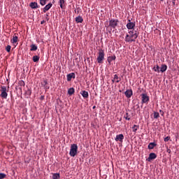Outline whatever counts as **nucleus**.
Returning <instances> with one entry per match:
<instances>
[{"mask_svg": "<svg viewBox=\"0 0 179 179\" xmlns=\"http://www.w3.org/2000/svg\"><path fill=\"white\" fill-rule=\"evenodd\" d=\"M138 36L139 32L135 30H130L129 34H126L124 41H126V43H134L138 38Z\"/></svg>", "mask_w": 179, "mask_h": 179, "instance_id": "1", "label": "nucleus"}, {"mask_svg": "<svg viewBox=\"0 0 179 179\" xmlns=\"http://www.w3.org/2000/svg\"><path fill=\"white\" fill-rule=\"evenodd\" d=\"M0 92V97H1V99H8V92H9V87H6V86H1Z\"/></svg>", "mask_w": 179, "mask_h": 179, "instance_id": "2", "label": "nucleus"}, {"mask_svg": "<svg viewBox=\"0 0 179 179\" xmlns=\"http://www.w3.org/2000/svg\"><path fill=\"white\" fill-rule=\"evenodd\" d=\"M69 155L71 156V157H75V156L78 155V145L72 144L71 145Z\"/></svg>", "mask_w": 179, "mask_h": 179, "instance_id": "3", "label": "nucleus"}, {"mask_svg": "<svg viewBox=\"0 0 179 179\" xmlns=\"http://www.w3.org/2000/svg\"><path fill=\"white\" fill-rule=\"evenodd\" d=\"M96 61L98 64H103V61H104V50L101 49L99 50Z\"/></svg>", "mask_w": 179, "mask_h": 179, "instance_id": "4", "label": "nucleus"}, {"mask_svg": "<svg viewBox=\"0 0 179 179\" xmlns=\"http://www.w3.org/2000/svg\"><path fill=\"white\" fill-rule=\"evenodd\" d=\"M141 96L142 104H146L149 103L150 98L149 96H148V94H141Z\"/></svg>", "mask_w": 179, "mask_h": 179, "instance_id": "5", "label": "nucleus"}, {"mask_svg": "<svg viewBox=\"0 0 179 179\" xmlns=\"http://www.w3.org/2000/svg\"><path fill=\"white\" fill-rule=\"evenodd\" d=\"M118 20H110L109 21V27H112V29H115L117 26H118Z\"/></svg>", "mask_w": 179, "mask_h": 179, "instance_id": "6", "label": "nucleus"}, {"mask_svg": "<svg viewBox=\"0 0 179 179\" xmlns=\"http://www.w3.org/2000/svg\"><path fill=\"white\" fill-rule=\"evenodd\" d=\"M129 23L127 24V28L128 30H135V22H131V20H129Z\"/></svg>", "mask_w": 179, "mask_h": 179, "instance_id": "7", "label": "nucleus"}, {"mask_svg": "<svg viewBox=\"0 0 179 179\" xmlns=\"http://www.w3.org/2000/svg\"><path fill=\"white\" fill-rule=\"evenodd\" d=\"M115 141L116 142H122L124 141V134H118L116 136Z\"/></svg>", "mask_w": 179, "mask_h": 179, "instance_id": "8", "label": "nucleus"}, {"mask_svg": "<svg viewBox=\"0 0 179 179\" xmlns=\"http://www.w3.org/2000/svg\"><path fill=\"white\" fill-rule=\"evenodd\" d=\"M157 157V155L155 152H151L149 155V157L148 158V161L150 162L151 160H155Z\"/></svg>", "mask_w": 179, "mask_h": 179, "instance_id": "9", "label": "nucleus"}, {"mask_svg": "<svg viewBox=\"0 0 179 179\" xmlns=\"http://www.w3.org/2000/svg\"><path fill=\"white\" fill-rule=\"evenodd\" d=\"M75 78H76L75 73H69L67 75V81L71 82L72 79H75Z\"/></svg>", "mask_w": 179, "mask_h": 179, "instance_id": "10", "label": "nucleus"}, {"mask_svg": "<svg viewBox=\"0 0 179 179\" xmlns=\"http://www.w3.org/2000/svg\"><path fill=\"white\" fill-rule=\"evenodd\" d=\"M124 94H125L126 97H127V99H131V97L132 96V94H133L132 90H127L124 92Z\"/></svg>", "mask_w": 179, "mask_h": 179, "instance_id": "11", "label": "nucleus"}, {"mask_svg": "<svg viewBox=\"0 0 179 179\" xmlns=\"http://www.w3.org/2000/svg\"><path fill=\"white\" fill-rule=\"evenodd\" d=\"M52 7V3H49L43 8V13H45L48 10H50Z\"/></svg>", "mask_w": 179, "mask_h": 179, "instance_id": "12", "label": "nucleus"}, {"mask_svg": "<svg viewBox=\"0 0 179 179\" xmlns=\"http://www.w3.org/2000/svg\"><path fill=\"white\" fill-rule=\"evenodd\" d=\"M29 6L30 8H31V9H37V8H39L38 4L37 3V2H31L29 3Z\"/></svg>", "mask_w": 179, "mask_h": 179, "instance_id": "13", "label": "nucleus"}, {"mask_svg": "<svg viewBox=\"0 0 179 179\" xmlns=\"http://www.w3.org/2000/svg\"><path fill=\"white\" fill-rule=\"evenodd\" d=\"M120 81L121 78H119L118 75H114L113 80H112L113 83H114V82H116V83H120Z\"/></svg>", "mask_w": 179, "mask_h": 179, "instance_id": "14", "label": "nucleus"}, {"mask_svg": "<svg viewBox=\"0 0 179 179\" xmlns=\"http://www.w3.org/2000/svg\"><path fill=\"white\" fill-rule=\"evenodd\" d=\"M80 94L84 99H87L89 97V92H87V91H82Z\"/></svg>", "mask_w": 179, "mask_h": 179, "instance_id": "15", "label": "nucleus"}, {"mask_svg": "<svg viewBox=\"0 0 179 179\" xmlns=\"http://www.w3.org/2000/svg\"><path fill=\"white\" fill-rule=\"evenodd\" d=\"M17 40L18 37L17 36H16V34H15L14 36H13V38L11 39V43H13V44H15L17 43Z\"/></svg>", "mask_w": 179, "mask_h": 179, "instance_id": "16", "label": "nucleus"}, {"mask_svg": "<svg viewBox=\"0 0 179 179\" xmlns=\"http://www.w3.org/2000/svg\"><path fill=\"white\" fill-rule=\"evenodd\" d=\"M167 71V65L166 64H162L161 66V69L159 70V72H166Z\"/></svg>", "mask_w": 179, "mask_h": 179, "instance_id": "17", "label": "nucleus"}, {"mask_svg": "<svg viewBox=\"0 0 179 179\" xmlns=\"http://www.w3.org/2000/svg\"><path fill=\"white\" fill-rule=\"evenodd\" d=\"M115 58H117L115 56H109L108 57V64H111V62H113V61H115Z\"/></svg>", "mask_w": 179, "mask_h": 179, "instance_id": "18", "label": "nucleus"}, {"mask_svg": "<svg viewBox=\"0 0 179 179\" xmlns=\"http://www.w3.org/2000/svg\"><path fill=\"white\" fill-rule=\"evenodd\" d=\"M76 23H83V18L82 17V16H78L76 17Z\"/></svg>", "mask_w": 179, "mask_h": 179, "instance_id": "19", "label": "nucleus"}, {"mask_svg": "<svg viewBox=\"0 0 179 179\" xmlns=\"http://www.w3.org/2000/svg\"><path fill=\"white\" fill-rule=\"evenodd\" d=\"M32 61H33L34 62H38V61H40V57H39V56H38V55L34 56V57H32Z\"/></svg>", "mask_w": 179, "mask_h": 179, "instance_id": "20", "label": "nucleus"}, {"mask_svg": "<svg viewBox=\"0 0 179 179\" xmlns=\"http://www.w3.org/2000/svg\"><path fill=\"white\" fill-rule=\"evenodd\" d=\"M73 93H75V89L73 87L69 89L68 94H69L70 96H72V94H73Z\"/></svg>", "mask_w": 179, "mask_h": 179, "instance_id": "21", "label": "nucleus"}, {"mask_svg": "<svg viewBox=\"0 0 179 179\" xmlns=\"http://www.w3.org/2000/svg\"><path fill=\"white\" fill-rule=\"evenodd\" d=\"M30 48H31L30 51H37V48H38L37 45L32 44L31 45Z\"/></svg>", "mask_w": 179, "mask_h": 179, "instance_id": "22", "label": "nucleus"}, {"mask_svg": "<svg viewBox=\"0 0 179 179\" xmlns=\"http://www.w3.org/2000/svg\"><path fill=\"white\" fill-rule=\"evenodd\" d=\"M156 145L157 144L155 143H150L148 145V149H150V150L154 149L155 147L156 146Z\"/></svg>", "mask_w": 179, "mask_h": 179, "instance_id": "23", "label": "nucleus"}, {"mask_svg": "<svg viewBox=\"0 0 179 179\" xmlns=\"http://www.w3.org/2000/svg\"><path fill=\"white\" fill-rule=\"evenodd\" d=\"M138 129H139V126L134 124V127H132V131L133 132H135V134H136V131H138Z\"/></svg>", "mask_w": 179, "mask_h": 179, "instance_id": "24", "label": "nucleus"}, {"mask_svg": "<svg viewBox=\"0 0 179 179\" xmlns=\"http://www.w3.org/2000/svg\"><path fill=\"white\" fill-rule=\"evenodd\" d=\"M153 70L155 71V72H160V67L159 66V65H156L153 67Z\"/></svg>", "mask_w": 179, "mask_h": 179, "instance_id": "25", "label": "nucleus"}, {"mask_svg": "<svg viewBox=\"0 0 179 179\" xmlns=\"http://www.w3.org/2000/svg\"><path fill=\"white\" fill-rule=\"evenodd\" d=\"M124 118H125V120H127V121H129L131 120V115H129V113H126V114L124 116Z\"/></svg>", "mask_w": 179, "mask_h": 179, "instance_id": "26", "label": "nucleus"}, {"mask_svg": "<svg viewBox=\"0 0 179 179\" xmlns=\"http://www.w3.org/2000/svg\"><path fill=\"white\" fill-rule=\"evenodd\" d=\"M59 178H61L59 173H53L52 179H59Z\"/></svg>", "mask_w": 179, "mask_h": 179, "instance_id": "27", "label": "nucleus"}, {"mask_svg": "<svg viewBox=\"0 0 179 179\" xmlns=\"http://www.w3.org/2000/svg\"><path fill=\"white\" fill-rule=\"evenodd\" d=\"M60 8L64 9V5H65V0H59Z\"/></svg>", "mask_w": 179, "mask_h": 179, "instance_id": "28", "label": "nucleus"}, {"mask_svg": "<svg viewBox=\"0 0 179 179\" xmlns=\"http://www.w3.org/2000/svg\"><path fill=\"white\" fill-rule=\"evenodd\" d=\"M159 117H160V115L159 114V113L155 112L154 113V118L157 119V118H159Z\"/></svg>", "mask_w": 179, "mask_h": 179, "instance_id": "29", "label": "nucleus"}, {"mask_svg": "<svg viewBox=\"0 0 179 179\" xmlns=\"http://www.w3.org/2000/svg\"><path fill=\"white\" fill-rule=\"evenodd\" d=\"M6 178V174L0 173V179Z\"/></svg>", "mask_w": 179, "mask_h": 179, "instance_id": "30", "label": "nucleus"}, {"mask_svg": "<svg viewBox=\"0 0 179 179\" xmlns=\"http://www.w3.org/2000/svg\"><path fill=\"white\" fill-rule=\"evenodd\" d=\"M45 3H47V1L45 0H41L40 1V4L42 6H44V5H45Z\"/></svg>", "mask_w": 179, "mask_h": 179, "instance_id": "31", "label": "nucleus"}, {"mask_svg": "<svg viewBox=\"0 0 179 179\" xmlns=\"http://www.w3.org/2000/svg\"><path fill=\"white\" fill-rule=\"evenodd\" d=\"M12 48V47L10 45H7L6 48V50L7 51V52H10V49Z\"/></svg>", "mask_w": 179, "mask_h": 179, "instance_id": "32", "label": "nucleus"}, {"mask_svg": "<svg viewBox=\"0 0 179 179\" xmlns=\"http://www.w3.org/2000/svg\"><path fill=\"white\" fill-rule=\"evenodd\" d=\"M28 96H31V90H28L27 92H26Z\"/></svg>", "mask_w": 179, "mask_h": 179, "instance_id": "33", "label": "nucleus"}, {"mask_svg": "<svg viewBox=\"0 0 179 179\" xmlns=\"http://www.w3.org/2000/svg\"><path fill=\"white\" fill-rule=\"evenodd\" d=\"M164 142H169L170 141V136H166L164 139Z\"/></svg>", "mask_w": 179, "mask_h": 179, "instance_id": "34", "label": "nucleus"}, {"mask_svg": "<svg viewBox=\"0 0 179 179\" xmlns=\"http://www.w3.org/2000/svg\"><path fill=\"white\" fill-rule=\"evenodd\" d=\"M43 86H46L47 85H48V82H47V80H43Z\"/></svg>", "mask_w": 179, "mask_h": 179, "instance_id": "35", "label": "nucleus"}, {"mask_svg": "<svg viewBox=\"0 0 179 179\" xmlns=\"http://www.w3.org/2000/svg\"><path fill=\"white\" fill-rule=\"evenodd\" d=\"M44 88L45 89V90H48V89H50V87L48 85H44Z\"/></svg>", "mask_w": 179, "mask_h": 179, "instance_id": "36", "label": "nucleus"}, {"mask_svg": "<svg viewBox=\"0 0 179 179\" xmlns=\"http://www.w3.org/2000/svg\"><path fill=\"white\" fill-rule=\"evenodd\" d=\"M166 152L167 153H171V150H170V148H167Z\"/></svg>", "mask_w": 179, "mask_h": 179, "instance_id": "37", "label": "nucleus"}, {"mask_svg": "<svg viewBox=\"0 0 179 179\" xmlns=\"http://www.w3.org/2000/svg\"><path fill=\"white\" fill-rule=\"evenodd\" d=\"M159 113L162 115H164V112L162 110H159Z\"/></svg>", "mask_w": 179, "mask_h": 179, "instance_id": "38", "label": "nucleus"}, {"mask_svg": "<svg viewBox=\"0 0 179 179\" xmlns=\"http://www.w3.org/2000/svg\"><path fill=\"white\" fill-rule=\"evenodd\" d=\"M40 100H44V95L41 96Z\"/></svg>", "mask_w": 179, "mask_h": 179, "instance_id": "39", "label": "nucleus"}, {"mask_svg": "<svg viewBox=\"0 0 179 179\" xmlns=\"http://www.w3.org/2000/svg\"><path fill=\"white\" fill-rule=\"evenodd\" d=\"M20 85H21V86H24V83L23 81H21Z\"/></svg>", "mask_w": 179, "mask_h": 179, "instance_id": "40", "label": "nucleus"}, {"mask_svg": "<svg viewBox=\"0 0 179 179\" xmlns=\"http://www.w3.org/2000/svg\"><path fill=\"white\" fill-rule=\"evenodd\" d=\"M45 21H44V20L41 21V24H43L45 23Z\"/></svg>", "mask_w": 179, "mask_h": 179, "instance_id": "41", "label": "nucleus"}, {"mask_svg": "<svg viewBox=\"0 0 179 179\" xmlns=\"http://www.w3.org/2000/svg\"><path fill=\"white\" fill-rule=\"evenodd\" d=\"M2 108V105L0 103V108Z\"/></svg>", "mask_w": 179, "mask_h": 179, "instance_id": "42", "label": "nucleus"}, {"mask_svg": "<svg viewBox=\"0 0 179 179\" xmlns=\"http://www.w3.org/2000/svg\"><path fill=\"white\" fill-rule=\"evenodd\" d=\"M93 108H96V106H93Z\"/></svg>", "mask_w": 179, "mask_h": 179, "instance_id": "43", "label": "nucleus"}, {"mask_svg": "<svg viewBox=\"0 0 179 179\" xmlns=\"http://www.w3.org/2000/svg\"><path fill=\"white\" fill-rule=\"evenodd\" d=\"M46 2H47V1H48V0H45Z\"/></svg>", "mask_w": 179, "mask_h": 179, "instance_id": "44", "label": "nucleus"}, {"mask_svg": "<svg viewBox=\"0 0 179 179\" xmlns=\"http://www.w3.org/2000/svg\"><path fill=\"white\" fill-rule=\"evenodd\" d=\"M161 1H163V0H161Z\"/></svg>", "mask_w": 179, "mask_h": 179, "instance_id": "45", "label": "nucleus"}]
</instances>
